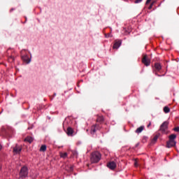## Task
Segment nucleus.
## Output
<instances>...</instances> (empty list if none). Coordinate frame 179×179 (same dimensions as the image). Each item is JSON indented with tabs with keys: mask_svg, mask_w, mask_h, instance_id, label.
Instances as JSON below:
<instances>
[{
	"mask_svg": "<svg viewBox=\"0 0 179 179\" xmlns=\"http://www.w3.org/2000/svg\"><path fill=\"white\" fill-rule=\"evenodd\" d=\"M169 128V122H164L160 127L159 131H162V134H166Z\"/></svg>",
	"mask_w": 179,
	"mask_h": 179,
	"instance_id": "obj_4",
	"label": "nucleus"
},
{
	"mask_svg": "<svg viewBox=\"0 0 179 179\" xmlns=\"http://www.w3.org/2000/svg\"><path fill=\"white\" fill-rule=\"evenodd\" d=\"M15 61V57L13 56H10L8 57V62H13Z\"/></svg>",
	"mask_w": 179,
	"mask_h": 179,
	"instance_id": "obj_21",
	"label": "nucleus"
},
{
	"mask_svg": "<svg viewBox=\"0 0 179 179\" xmlns=\"http://www.w3.org/2000/svg\"><path fill=\"white\" fill-rule=\"evenodd\" d=\"M106 166L110 170H115L117 168V164L114 161L108 162Z\"/></svg>",
	"mask_w": 179,
	"mask_h": 179,
	"instance_id": "obj_6",
	"label": "nucleus"
},
{
	"mask_svg": "<svg viewBox=\"0 0 179 179\" xmlns=\"http://www.w3.org/2000/svg\"><path fill=\"white\" fill-rule=\"evenodd\" d=\"M33 141H34V138H33V137H31V136H27L24 139V142H28V143H31L33 142Z\"/></svg>",
	"mask_w": 179,
	"mask_h": 179,
	"instance_id": "obj_10",
	"label": "nucleus"
},
{
	"mask_svg": "<svg viewBox=\"0 0 179 179\" xmlns=\"http://www.w3.org/2000/svg\"><path fill=\"white\" fill-rule=\"evenodd\" d=\"M2 149V145H0V150Z\"/></svg>",
	"mask_w": 179,
	"mask_h": 179,
	"instance_id": "obj_31",
	"label": "nucleus"
},
{
	"mask_svg": "<svg viewBox=\"0 0 179 179\" xmlns=\"http://www.w3.org/2000/svg\"><path fill=\"white\" fill-rule=\"evenodd\" d=\"M150 1H152V0H147V1H146V5H148V3H150Z\"/></svg>",
	"mask_w": 179,
	"mask_h": 179,
	"instance_id": "obj_27",
	"label": "nucleus"
},
{
	"mask_svg": "<svg viewBox=\"0 0 179 179\" xmlns=\"http://www.w3.org/2000/svg\"><path fill=\"white\" fill-rule=\"evenodd\" d=\"M60 157H62V159H66V157H68V153L60 152Z\"/></svg>",
	"mask_w": 179,
	"mask_h": 179,
	"instance_id": "obj_18",
	"label": "nucleus"
},
{
	"mask_svg": "<svg viewBox=\"0 0 179 179\" xmlns=\"http://www.w3.org/2000/svg\"><path fill=\"white\" fill-rule=\"evenodd\" d=\"M177 138V135L171 134L169 136V141L166 142V148H174L177 145V142L174 141Z\"/></svg>",
	"mask_w": 179,
	"mask_h": 179,
	"instance_id": "obj_2",
	"label": "nucleus"
},
{
	"mask_svg": "<svg viewBox=\"0 0 179 179\" xmlns=\"http://www.w3.org/2000/svg\"><path fill=\"white\" fill-rule=\"evenodd\" d=\"M105 36H106V37H107V34H106Z\"/></svg>",
	"mask_w": 179,
	"mask_h": 179,
	"instance_id": "obj_32",
	"label": "nucleus"
},
{
	"mask_svg": "<svg viewBox=\"0 0 179 179\" xmlns=\"http://www.w3.org/2000/svg\"><path fill=\"white\" fill-rule=\"evenodd\" d=\"M155 68L157 71H160V69H162V65L159 63H155Z\"/></svg>",
	"mask_w": 179,
	"mask_h": 179,
	"instance_id": "obj_16",
	"label": "nucleus"
},
{
	"mask_svg": "<svg viewBox=\"0 0 179 179\" xmlns=\"http://www.w3.org/2000/svg\"><path fill=\"white\" fill-rule=\"evenodd\" d=\"M22 59L24 61V62H25V64H29L31 61L30 58H29L27 55L22 56Z\"/></svg>",
	"mask_w": 179,
	"mask_h": 179,
	"instance_id": "obj_11",
	"label": "nucleus"
},
{
	"mask_svg": "<svg viewBox=\"0 0 179 179\" xmlns=\"http://www.w3.org/2000/svg\"><path fill=\"white\" fill-rule=\"evenodd\" d=\"M122 43V41H115V43L113 45V49L114 50H118L120 47L121 46V44Z\"/></svg>",
	"mask_w": 179,
	"mask_h": 179,
	"instance_id": "obj_8",
	"label": "nucleus"
},
{
	"mask_svg": "<svg viewBox=\"0 0 179 179\" xmlns=\"http://www.w3.org/2000/svg\"><path fill=\"white\" fill-rule=\"evenodd\" d=\"M131 31H132V29L131 28L124 29L125 36H128V34H130Z\"/></svg>",
	"mask_w": 179,
	"mask_h": 179,
	"instance_id": "obj_15",
	"label": "nucleus"
},
{
	"mask_svg": "<svg viewBox=\"0 0 179 179\" xmlns=\"http://www.w3.org/2000/svg\"><path fill=\"white\" fill-rule=\"evenodd\" d=\"M142 63L145 65V66H149V65H150V60L148 58L147 55H143Z\"/></svg>",
	"mask_w": 179,
	"mask_h": 179,
	"instance_id": "obj_5",
	"label": "nucleus"
},
{
	"mask_svg": "<svg viewBox=\"0 0 179 179\" xmlns=\"http://www.w3.org/2000/svg\"><path fill=\"white\" fill-rule=\"evenodd\" d=\"M134 166L135 167H138V159H134Z\"/></svg>",
	"mask_w": 179,
	"mask_h": 179,
	"instance_id": "obj_22",
	"label": "nucleus"
},
{
	"mask_svg": "<svg viewBox=\"0 0 179 179\" xmlns=\"http://www.w3.org/2000/svg\"><path fill=\"white\" fill-rule=\"evenodd\" d=\"M28 175L29 169H27V166H23L20 172V178H26V177H27Z\"/></svg>",
	"mask_w": 179,
	"mask_h": 179,
	"instance_id": "obj_3",
	"label": "nucleus"
},
{
	"mask_svg": "<svg viewBox=\"0 0 179 179\" xmlns=\"http://www.w3.org/2000/svg\"><path fill=\"white\" fill-rule=\"evenodd\" d=\"M152 6H153V3H152L150 5V6L148 7V9H152Z\"/></svg>",
	"mask_w": 179,
	"mask_h": 179,
	"instance_id": "obj_26",
	"label": "nucleus"
},
{
	"mask_svg": "<svg viewBox=\"0 0 179 179\" xmlns=\"http://www.w3.org/2000/svg\"><path fill=\"white\" fill-rule=\"evenodd\" d=\"M159 136H160V134H157L154 136V138H152L151 143L152 145H155V142H157V139H159Z\"/></svg>",
	"mask_w": 179,
	"mask_h": 179,
	"instance_id": "obj_13",
	"label": "nucleus"
},
{
	"mask_svg": "<svg viewBox=\"0 0 179 179\" xmlns=\"http://www.w3.org/2000/svg\"><path fill=\"white\" fill-rule=\"evenodd\" d=\"M143 129H145V127L141 126L140 127H138V128L136 130V134H141V132H142V131H143Z\"/></svg>",
	"mask_w": 179,
	"mask_h": 179,
	"instance_id": "obj_14",
	"label": "nucleus"
},
{
	"mask_svg": "<svg viewBox=\"0 0 179 179\" xmlns=\"http://www.w3.org/2000/svg\"><path fill=\"white\" fill-rule=\"evenodd\" d=\"M103 121H104V117H103V116H99L96 119V122H103Z\"/></svg>",
	"mask_w": 179,
	"mask_h": 179,
	"instance_id": "obj_19",
	"label": "nucleus"
},
{
	"mask_svg": "<svg viewBox=\"0 0 179 179\" xmlns=\"http://www.w3.org/2000/svg\"><path fill=\"white\" fill-rule=\"evenodd\" d=\"M73 156H78V152H76V151H73Z\"/></svg>",
	"mask_w": 179,
	"mask_h": 179,
	"instance_id": "obj_24",
	"label": "nucleus"
},
{
	"mask_svg": "<svg viewBox=\"0 0 179 179\" xmlns=\"http://www.w3.org/2000/svg\"><path fill=\"white\" fill-rule=\"evenodd\" d=\"M101 159V154L99 152H94L91 154V163H99Z\"/></svg>",
	"mask_w": 179,
	"mask_h": 179,
	"instance_id": "obj_1",
	"label": "nucleus"
},
{
	"mask_svg": "<svg viewBox=\"0 0 179 179\" xmlns=\"http://www.w3.org/2000/svg\"><path fill=\"white\" fill-rule=\"evenodd\" d=\"M151 125H152V122H150V123L148 124V125L147 126L148 128H149V127H150Z\"/></svg>",
	"mask_w": 179,
	"mask_h": 179,
	"instance_id": "obj_28",
	"label": "nucleus"
},
{
	"mask_svg": "<svg viewBox=\"0 0 179 179\" xmlns=\"http://www.w3.org/2000/svg\"><path fill=\"white\" fill-rule=\"evenodd\" d=\"M138 144L136 145V146H138Z\"/></svg>",
	"mask_w": 179,
	"mask_h": 179,
	"instance_id": "obj_33",
	"label": "nucleus"
},
{
	"mask_svg": "<svg viewBox=\"0 0 179 179\" xmlns=\"http://www.w3.org/2000/svg\"><path fill=\"white\" fill-rule=\"evenodd\" d=\"M66 134L69 136H72L73 135V129L72 127H68Z\"/></svg>",
	"mask_w": 179,
	"mask_h": 179,
	"instance_id": "obj_12",
	"label": "nucleus"
},
{
	"mask_svg": "<svg viewBox=\"0 0 179 179\" xmlns=\"http://www.w3.org/2000/svg\"><path fill=\"white\" fill-rule=\"evenodd\" d=\"M173 131H175V132H179V127H175V128L173 129Z\"/></svg>",
	"mask_w": 179,
	"mask_h": 179,
	"instance_id": "obj_23",
	"label": "nucleus"
},
{
	"mask_svg": "<svg viewBox=\"0 0 179 179\" xmlns=\"http://www.w3.org/2000/svg\"><path fill=\"white\" fill-rule=\"evenodd\" d=\"M96 129H99V124H94L91 127V134L92 135H94L96 134Z\"/></svg>",
	"mask_w": 179,
	"mask_h": 179,
	"instance_id": "obj_9",
	"label": "nucleus"
},
{
	"mask_svg": "<svg viewBox=\"0 0 179 179\" xmlns=\"http://www.w3.org/2000/svg\"><path fill=\"white\" fill-rule=\"evenodd\" d=\"M22 149H23L22 148V145H16L14 148H13V152H14V153H16V155H20V152H22Z\"/></svg>",
	"mask_w": 179,
	"mask_h": 179,
	"instance_id": "obj_7",
	"label": "nucleus"
},
{
	"mask_svg": "<svg viewBox=\"0 0 179 179\" xmlns=\"http://www.w3.org/2000/svg\"><path fill=\"white\" fill-rule=\"evenodd\" d=\"M39 150H40V152H45V150H47V145H41Z\"/></svg>",
	"mask_w": 179,
	"mask_h": 179,
	"instance_id": "obj_17",
	"label": "nucleus"
},
{
	"mask_svg": "<svg viewBox=\"0 0 179 179\" xmlns=\"http://www.w3.org/2000/svg\"><path fill=\"white\" fill-rule=\"evenodd\" d=\"M33 129V125H31L30 127H28V129Z\"/></svg>",
	"mask_w": 179,
	"mask_h": 179,
	"instance_id": "obj_29",
	"label": "nucleus"
},
{
	"mask_svg": "<svg viewBox=\"0 0 179 179\" xmlns=\"http://www.w3.org/2000/svg\"><path fill=\"white\" fill-rule=\"evenodd\" d=\"M70 170H71V171H73V167L71 166Z\"/></svg>",
	"mask_w": 179,
	"mask_h": 179,
	"instance_id": "obj_30",
	"label": "nucleus"
},
{
	"mask_svg": "<svg viewBox=\"0 0 179 179\" xmlns=\"http://www.w3.org/2000/svg\"><path fill=\"white\" fill-rule=\"evenodd\" d=\"M164 112L166 113V114L170 113V108H169V106L164 107Z\"/></svg>",
	"mask_w": 179,
	"mask_h": 179,
	"instance_id": "obj_20",
	"label": "nucleus"
},
{
	"mask_svg": "<svg viewBox=\"0 0 179 179\" xmlns=\"http://www.w3.org/2000/svg\"><path fill=\"white\" fill-rule=\"evenodd\" d=\"M139 2H142V0H136L134 1L135 3H139Z\"/></svg>",
	"mask_w": 179,
	"mask_h": 179,
	"instance_id": "obj_25",
	"label": "nucleus"
}]
</instances>
